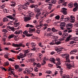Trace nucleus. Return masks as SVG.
<instances>
[{
    "label": "nucleus",
    "instance_id": "17",
    "mask_svg": "<svg viewBox=\"0 0 78 78\" xmlns=\"http://www.w3.org/2000/svg\"><path fill=\"white\" fill-rule=\"evenodd\" d=\"M26 27L28 28V27H31V28H34V26L32 25H30L29 24H27L26 25Z\"/></svg>",
    "mask_w": 78,
    "mask_h": 78
},
{
    "label": "nucleus",
    "instance_id": "42",
    "mask_svg": "<svg viewBox=\"0 0 78 78\" xmlns=\"http://www.w3.org/2000/svg\"><path fill=\"white\" fill-rule=\"evenodd\" d=\"M56 2V0H52V1H51V3H53L54 4H55V3Z\"/></svg>",
    "mask_w": 78,
    "mask_h": 78
},
{
    "label": "nucleus",
    "instance_id": "38",
    "mask_svg": "<svg viewBox=\"0 0 78 78\" xmlns=\"http://www.w3.org/2000/svg\"><path fill=\"white\" fill-rule=\"evenodd\" d=\"M53 37L55 40H57V39H58V37L57 36H55V35L53 36Z\"/></svg>",
    "mask_w": 78,
    "mask_h": 78
},
{
    "label": "nucleus",
    "instance_id": "14",
    "mask_svg": "<svg viewBox=\"0 0 78 78\" xmlns=\"http://www.w3.org/2000/svg\"><path fill=\"white\" fill-rule=\"evenodd\" d=\"M34 31H35V28H34L32 29L31 27L29 28V32L30 33H32V32Z\"/></svg>",
    "mask_w": 78,
    "mask_h": 78
},
{
    "label": "nucleus",
    "instance_id": "33",
    "mask_svg": "<svg viewBox=\"0 0 78 78\" xmlns=\"http://www.w3.org/2000/svg\"><path fill=\"white\" fill-rule=\"evenodd\" d=\"M30 51V49H27V50H25L24 51V52L26 53H28Z\"/></svg>",
    "mask_w": 78,
    "mask_h": 78
},
{
    "label": "nucleus",
    "instance_id": "5",
    "mask_svg": "<svg viewBox=\"0 0 78 78\" xmlns=\"http://www.w3.org/2000/svg\"><path fill=\"white\" fill-rule=\"evenodd\" d=\"M70 21L71 23H74L75 21V16L73 15H71L70 16Z\"/></svg>",
    "mask_w": 78,
    "mask_h": 78
},
{
    "label": "nucleus",
    "instance_id": "60",
    "mask_svg": "<svg viewBox=\"0 0 78 78\" xmlns=\"http://www.w3.org/2000/svg\"><path fill=\"white\" fill-rule=\"evenodd\" d=\"M50 36H52L53 37L54 36V34L53 33H50Z\"/></svg>",
    "mask_w": 78,
    "mask_h": 78
},
{
    "label": "nucleus",
    "instance_id": "29",
    "mask_svg": "<svg viewBox=\"0 0 78 78\" xmlns=\"http://www.w3.org/2000/svg\"><path fill=\"white\" fill-rule=\"evenodd\" d=\"M68 6L69 8H72V7L73 6V4L72 3H69L68 5Z\"/></svg>",
    "mask_w": 78,
    "mask_h": 78
},
{
    "label": "nucleus",
    "instance_id": "63",
    "mask_svg": "<svg viewBox=\"0 0 78 78\" xmlns=\"http://www.w3.org/2000/svg\"><path fill=\"white\" fill-rule=\"evenodd\" d=\"M48 67H52V66H53V65L52 64L49 63L48 64Z\"/></svg>",
    "mask_w": 78,
    "mask_h": 78
},
{
    "label": "nucleus",
    "instance_id": "22",
    "mask_svg": "<svg viewBox=\"0 0 78 78\" xmlns=\"http://www.w3.org/2000/svg\"><path fill=\"white\" fill-rule=\"evenodd\" d=\"M70 19V17H67L64 19L65 22H69V20Z\"/></svg>",
    "mask_w": 78,
    "mask_h": 78
},
{
    "label": "nucleus",
    "instance_id": "11",
    "mask_svg": "<svg viewBox=\"0 0 78 78\" xmlns=\"http://www.w3.org/2000/svg\"><path fill=\"white\" fill-rule=\"evenodd\" d=\"M7 28L8 30H11V31H13V32H14V31H15L14 27H11L9 26L7 27Z\"/></svg>",
    "mask_w": 78,
    "mask_h": 78
},
{
    "label": "nucleus",
    "instance_id": "39",
    "mask_svg": "<svg viewBox=\"0 0 78 78\" xmlns=\"http://www.w3.org/2000/svg\"><path fill=\"white\" fill-rule=\"evenodd\" d=\"M45 63H46V62L45 61L43 60L41 63L42 66H44V64H45Z\"/></svg>",
    "mask_w": 78,
    "mask_h": 78
},
{
    "label": "nucleus",
    "instance_id": "51",
    "mask_svg": "<svg viewBox=\"0 0 78 78\" xmlns=\"http://www.w3.org/2000/svg\"><path fill=\"white\" fill-rule=\"evenodd\" d=\"M30 60L31 62H34V59L33 58H30Z\"/></svg>",
    "mask_w": 78,
    "mask_h": 78
},
{
    "label": "nucleus",
    "instance_id": "48",
    "mask_svg": "<svg viewBox=\"0 0 78 78\" xmlns=\"http://www.w3.org/2000/svg\"><path fill=\"white\" fill-rule=\"evenodd\" d=\"M36 66L37 67H38V68H39L41 66V64L39 63H38V64H37Z\"/></svg>",
    "mask_w": 78,
    "mask_h": 78
},
{
    "label": "nucleus",
    "instance_id": "21",
    "mask_svg": "<svg viewBox=\"0 0 78 78\" xmlns=\"http://www.w3.org/2000/svg\"><path fill=\"white\" fill-rule=\"evenodd\" d=\"M61 43V42L60 41V40L58 39L57 41H56L55 42V44H56V45H59V44H60Z\"/></svg>",
    "mask_w": 78,
    "mask_h": 78
},
{
    "label": "nucleus",
    "instance_id": "52",
    "mask_svg": "<svg viewBox=\"0 0 78 78\" xmlns=\"http://www.w3.org/2000/svg\"><path fill=\"white\" fill-rule=\"evenodd\" d=\"M26 2H31V3H33V1L32 0H25Z\"/></svg>",
    "mask_w": 78,
    "mask_h": 78
},
{
    "label": "nucleus",
    "instance_id": "3",
    "mask_svg": "<svg viewBox=\"0 0 78 78\" xmlns=\"http://www.w3.org/2000/svg\"><path fill=\"white\" fill-rule=\"evenodd\" d=\"M67 9L65 8H63L61 9L60 11L62 12L63 14H64V15H67Z\"/></svg>",
    "mask_w": 78,
    "mask_h": 78
},
{
    "label": "nucleus",
    "instance_id": "20",
    "mask_svg": "<svg viewBox=\"0 0 78 78\" xmlns=\"http://www.w3.org/2000/svg\"><path fill=\"white\" fill-rule=\"evenodd\" d=\"M9 54L8 53H7L6 54H5L4 55V58H6V59H8V58H9Z\"/></svg>",
    "mask_w": 78,
    "mask_h": 78
},
{
    "label": "nucleus",
    "instance_id": "23",
    "mask_svg": "<svg viewBox=\"0 0 78 78\" xmlns=\"http://www.w3.org/2000/svg\"><path fill=\"white\" fill-rule=\"evenodd\" d=\"M12 45L13 46V47H20V44H16L13 43Z\"/></svg>",
    "mask_w": 78,
    "mask_h": 78
},
{
    "label": "nucleus",
    "instance_id": "10",
    "mask_svg": "<svg viewBox=\"0 0 78 78\" xmlns=\"http://www.w3.org/2000/svg\"><path fill=\"white\" fill-rule=\"evenodd\" d=\"M30 5V3L28 2H26L24 3V4L22 5H19L18 6H20L21 8H23V6H28V5Z\"/></svg>",
    "mask_w": 78,
    "mask_h": 78
},
{
    "label": "nucleus",
    "instance_id": "34",
    "mask_svg": "<svg viewBox=\"0 0 78 78\" xmlns=\"http://www.w3.org/2000/svg\"><path fill=\"white\" fill-rule=\"evenodd\" d=\"M39 70V69L37 67H35L34 68V71L35 72H38V71Z\"/></svg>",
    "mask_w": 78,
    "mask_h": 78
},
{
    "label": "nucleus",
    "instance_id": "28",
    "mask_svg": "<svg viewBox=\"0 0 78 78\" xmlns=\"http://www.w3.org/2000/svg\"><path fill=\"white\" fill-rule=\"evenodd\" d=\"M61 61L58 62L56 64V66H59L61 65Z\"/></svg>",
    "mask_w": 78,
    "mask_h": 78
},
{
    "label": "nucleus",
    "instance_id": "62",
    "mask_svg": "<svg viewBox=\"0 0 78 78\" xmlns=\"http://www.w3.org/2000/svg\"><path fill=\"white\" fill-rule=\"evenodd\" d=\"M55 19H57L58 20L59 19V16H56L55 17Z\"/></svg>",
    "mask_w": 78,
    "mask_h": 78
},
{
    "label": "nucleus",
    "instance_id": "53",
    "mask_svg": "<svg viewBox=\"0 0 78 78\" xmlns=\"http://www.w3.org/2000/svg\"><path fill=\"white\" fill-rule=\"evenodd\" d=\"M74 27H78V23H76L74 25Z\"/></svg>",
    "mask_w": 78,
    "mask_h": 78
},
{
    "label": "nucleus",
    "instance_id": "25",
    "mask_svg": "<svg viewBox=\"0 0 78 78\" xmlns=\"http://www.w3.org/2000/svg\"><path fill=\"white\" fill-rule=\"evenodd\" d=\"M3 22H8L9 20H8V18L5 17L3 19Z\"/></svg>",
    "mask_w": 78,
    "mask_h": 78
},
{
    "label": "nucleus",
    "instance_id": "61",
    "mask_svg": "<svg viewBox=\"0 0 78 78\" xmlns=\"http://www.w3.org/2000/svg\"><path fill=\"white\" fill-rule=\"evenodd\" d=\"M74 41H78V38L77 37H74Z\"/></svg>",
    "mask_w": 78,
    "mask_h": 78
},
{
    "label": "nucleus",
    "instance_id": "47",
    "mask_svg": "<svg viewBox=\"0 0 78 78\" xmlns=\"http://www.w3.org/2000/svg\"><path fill=\"white\" fill-rule=\"evenodd\" d=\"M30 44L31 45H32V47H34L36 45V44L33 42L31 43Z\"/></svg>",
    "mask_w": 78,
    "mask_h": 78
},
{
    "label": "nucleus",
    "instance_id": "24",
    "mask_svg": "<svg viewBox=\"0 0 78 78\" xmlns=\"http://www.w3.org/2000/svg\"><path fill=\"white\" fill-rule=\"evenodd\" d=\"M52 31L53 32H57V31H59V30H58L55 29V28L54 27L52 28Z\"/></svg>",
    "mask_w": 78,
    "mask_h": 78
},
{
    "label": "nucleus",
    "instance_id": "7",
    "mask_svg": "<svg viewBox=\"0 0 78 78\" xmlns=\"http://www.w3.org/2000/svg\"><path fill=\"white\" fill-rule=\"evenodd\" d=\"M63 48H56L55 50L56 51H57L58 53H61V51H62V50H63Z\"/></svg>",
    "mask_w": 78,
    "mask_h": 78
},
{
    "label": "nucleus",
    "instance_id": "13",
    "mask_svg": "<svg viewBox=\"0 0 78 78\" xmlns=\"http://www.w3.org/2000/svg\"><path fill=\"white\" fill-rule=\"evenodd\" d=\"M28 12L29 14V17H32L34 16V14L33 12H31L30 11H29Z\"/></svg>",
    "mask_w": 78,
    "mask_h": 78
},
{
    "label": "nucleus",
    "instance_id": "15",
    "mask_svg": "<svg viewBox=\"0 0 78 78\" xmlns=\"http://www.w3.org/2000/svg\"><path fill=\"white\" fill-rule=\"evenodd\" d=\"M78 52V51L76 49H74L72 50L70 53V55H72L73 54H74L73 53H76Z\"/></svg>",
    "mask_w": 78,
    "mask_h": 78
},
{
    "label": "nucleus",
    "instance_id": "19",
    "mask_svg": "<svg viewBox=\"0 0 78 78\" xmlns=\"http://www.w3.org/2000/svg\"><path fill=\"white\" fill-rule=\"evenodd\" d=\"M68 36V34L65 33H64L62 35V37H63L64 38L67 37Z\"/></svg>",
    "mask_w": 78,
    "mask_h": 78
},
{
    "label": "nucleus",
    "instance_id": "36",
    "mask_svg": "<svg viewBox=\"0 0 78 78\" xmlns=\"http://www.w3.org/2000/svg\"><path fill=\"white\" fill-rule=\"evenodd\" d=\"M58 40H59L61 42V41H62L64 40V38L62 37L60 38Z\"/></svg>",
    "mask_w": 78,
    "mask_h": 78
},
{
    "label": "nucleus",
    "instance_id": "1",
    "mask_svg": "<svg viewBox=\"0 0 78 78\" xmlns=\"http://www.w3.org/2000/svg\"><path fill=\"white\" fill-rule=\"evenodd\" d=\"M62 57L64 58H66V61L65 62V64L66 66H67L68 69L69 70V69H71V67H74V64L73 62H72V64H69L68 63V62H70V60L69 59V54L67 53L63 54L62 55Z\"/></svg>",
    "mask_w": 78,
    "mask_h": 78
},
{
    "label": "nucleus",
    "instance_id": "35",
    "mask_svg": "<svg viewBox=\"0 0 78 78\" xmlns=\"http://www.w3.org/2000/svg\"><path fill=\"white\" fill-rule=\"evenodd\" d=\"M65 2L64 0H60L58 2V3H64Z\"/></svg>",
    "mask_w": 78,
    "mask_h": 78
},
{
    "label": "nucleus",
    "instance_id": "12",
    "mask_svg": "<svg viewBox=\"0 0 78 78\" xmlns=\"http://www.w3.org/2000/svg\"><path fill=\"white\" fill-rule=\"evenodd\" d=\"M73 26V24L70 23L67 24L66 26V28L67 30H70V28H69V27H72Z\"/></svg>",
    "mask_w": 78,
    "mask_h": 78
},
{
    "label": "nucleus",
    "instance_id": "4",
    "mask_svg": "<svg viewBox=\"0 0 78 78\" xmlns=\"http://www.w3.org/2000/svg\"><path fill=\"white\" fill-rule=\"evenodd\" d=\"M16 14L13 13L12 16L9 15L7 16H6V17H7V18H9V19H10L12 20V19L13 20H15V18H14V17H15V16H16Z\"/></svg>",
    "mask_w": 78,
    "mask_h": 78
},
{
    "label": "nucleus",
    "instance_id": "6",
    "mask_svg": "<svg viewBox=\"0 0 78 78\" xmlns=\"http://www.w3.org/2000/svg\"><path fill=\"white\" fill-rule=\"evenodd\" d=\"M60 26L61 30H64V28L66 26V23L64 22H61Z\"/></svg>",
    "mask_w": 78,
    "mask_h": 78
},
{
    "label": "nucleus",
    "instance_id": "43",
    "mask_svg": "<svg viewBox=\"0 0 78 78\" xmlns=\"http://www.w3.org/2000/svg\"><path fill=\"white\" fill-rule=\"evenodd\" d=\"M45 73H48L50 74V73H51V71L50 70L47 71Z\"/></svg>",
    "mask_w": 78,
    "mask_h": 78
},
{
    "label": "nucleus",
    "instance_id": "59",
    "mask_svg": "<svg viewBox=\"0 0 78 78\" xmlns=\"http://www.w3.org/2000/svg\"><path fill=\"white\" fill-rule=\"evenodd\" d=\"M28 33V31L27 30H25L23 32V34H27Z\"/></svg>",
    "mask_w": 78,
    "mask_h": 78
},
{
    "label": "nucleus",
    "instance_id": "44",
    "mask_svg": "<svg viewBox=\"0 0 78 78\" xmlns=\"http://www.w3.org/2000/svg\"><path fill=\"white\" fill-rule=\"evenodd\" d=\"M35 27L37 28V29H39L41 28V26H39V25H37Z\"/></svg>",
    "mask_w": 78,
    "mask_h": 78
},
{
    "label": "nucleus",
    "instance_id": "64",
    "mask_svg": "<svg viewBox=\"0 0 78 78\" xmlns=\"http://www.w3.org/2000/svg\"><path fill=\"white\" fill-rule=\"evenodd\" d=\"M62 76V78H66V74H64Z\"/></svg>",
    "mask_w": 78,
    "mask_h": 78
},
{
    "label": "nucleus",
    "instance_id": "18",
    "mask_svg": "<svg viewBox=\"0 0 78 78\" xmlns=\"http://www.w3.org/2000/svg\"><path fill=\"white\" fill-rule=\"evenodd\" d=\"M23 31L22 30H20L18 32L16 31L15 33V34H18L19 35L20 33H22Z\"/></svg>",
    "mask_w": 78,
    "mask_h": 78
},
{
    "label": "nucleus",
    "instance_id": "2",
    "mask_svg": "<svg viewBox=\"0 0 78 78\" xmlns=\"http://www.w3.org/2000/svg\"><path fill=\"white\" fill-rule=\"evenodd\" d=\"M37 5H35V6H34V11L35 12H37V13L36 16V18L37 19H38L37 17H39L41 15V12L39 11V9L37 8Z\"/></svg>",
    "mask_w": 78,
    "mask_h": 78
},
{
    "label": "nucleus",
    "instance_id": "31",
    "mask_svg": "<svg viewBox=\"0 0 78 78\" xmlns=\"http://www.w3.org/2000/svg\"><path fill=\"white\" fill-rule=\"evenodd\" d=\"M44 36H46L47 37H49V36H50V33H45L44 34Z\"/></svg>",
    "mask_w": 78,
    "mask_h": 78
},
{
    "label": "nucleus",
    "instance_id": "54",
    "mask_svg": "<svg viewBox=\"0 0 78 78\" xmlns=\"http://www.w3.org/2000/svg\"><path fill=\"white\" fill-rule=\"evenodd\" d=\"M32 55V54L30 53L28 55V58H31L32 57V56H31Z\"/></svg>",
    "mask_w": 78,
    "mask_h": 78
},
{
    "label": "nucleus",
    "instance_id": "32",
    "mask_svg": "<svg viewBox=\"0 0 78 78\" xmlns=\"http://www.w3.org/2000/svg\"><path fill=\"white\" fill-rule=\"evenodd\" d=\"M20 47H25V45L24 44H23L22 43H20Z\"/></svg>",
    "mask_w": 78,
    "mask_h": 78
},
{
    "label": "nucleus",
    "instance_id": "55",
    "mask_svg": "<svg viewBox=\"0 0 78 78\" xmlns=\"http://www.w3.org/2000/svg\"><path fill=\"white\" fill-rule=\"evenodd\" d=\"M58 34L60 36L62 35V32L61 31H59L58 32Z\"/></svg>",
    "mask_w": 78,
    "mask_h": 78
},
{
    "label": "nucleus",
    "instance_id": "45",
    "mask_svg": "<svg viewBox=\"0 0 78 78\" xmlns=\"http://www.w3.org/2000/svg\"><path fill=\"white\" fill-rule=\"evenodd\" d=\"M21 8H23V9H28V6H24Z\"/></svg>",
    "mask_w": 78,
    "mask_h": 78
},
{
    "label": "nucleus",
    "instance_id": "26",
    "mask_svg": "<svg viewBox=\"0 0 78 78\" xmlns=\"http://www.w3.org/2000/svg\"><path fill=\"white\" fill-rule=\"evenodd\" d=\"M70 37H71V35H69V36L66 39L65 41H70Z\"/></svg>",
    "mask_w": 78,
    "mask_h": 78
},
{
    "label": "nucleus",
    "instance_id": "30",
    "mask_svg": "<svg viewBox=\"0 0 78 78\" xmlns=\"http://www.w3.org/2000/svg\"><path fill=\"white\" fill-rule=\"evenodd\" d=\"M11 3V6H16V3L15 2H12Z\"/></svg>",
    "mask_w": 78,
    "mask_h": 78
},
{
    "label": "nucleus",
    "instance_id": "40",
    "mask_svg": "<svg viewBox=\"0 0 78 78\" xmlns=\"http://www.w3.org/2000/svg\"><path fill=\"white\" fill-rule=\"evenodd\" d=\"M74 6L75 8H78V3H76L74 4Z\"/></svg>",
    "mask_w": 78,
    "mask_h": 78
},
{
    "label": "nucleus",
    "instance_id": "27",
    "mask_svg": "<svg viewBox=\"0 0 78 78\" xmlns=\"http://www.w3.org/2000/svg\"><path fill=\"white\" fill-rule=\"evenodd\" d=\"M14 37V35L11 34L8 36V38H9V39H11V38H12V37Z\"/></svg>",
    "mask_w": 78,
    "mask_h": 78
},
{
    "label": "nucleus",
    "instance_id": "58",
    "mask_svg": "<svg viewBox=\"0 0 78 78\" xmlns=\"http://www.w3.org/2000/svg\"><path fill=\"white\" fill-rule=\"evenodd\" d=\"M1 68L3 70H5V71H6V70H7L6 69H5V68H3V67H1Z\"/></svg>",
    "mask_w": 78,
    "mask_h": 78
},
{
    "label": "nucleus",
    "instance_id": "8",
    "mask_svg": "<svg viewBox=\"0 0 78 78\" xmlns=\"http://www.w3.org/2000/svg\"><path fill=\"white\" fill-rule=\"evenodd\" d=\"M23 57H25V56H24L22 53H21L19 54V55L18 56L17 58L18 59H19V60H20V58H23Z\"/></svg>",
    "mask_w": 78,
    "mask_h": 78
},
{
    "label": "nucleus",
    "instance_id": "16",
    "mask_svg": "<svg viewBox=\"0 0 78 78\" xmlns=\"http://www.w3.org/2000/svg\"><path fill=\"white\" fill-rule=\"evenodd\" d=\"M50 61L51 62H52L54 64H56V62H55V59L54 58H51L50 59Z\"/></svg>",
    "mask_w": 78,
    "mask_h": 78
},
{
    "label": "nucleus",
    "instance_id": "49",
    "mask_svg": "<svg viewBox=\"0 0 78 78\" xmlns=\"http://www.w3.org/2000/svg\"><path fill=\"white\" fill-rule=\"evenodd\" d=\"M78 9V7H75L73 9V11H74L75 12L76 11H77V9Z\"/></svg>",
    "mask_w": 78,
    "mask_h": 78
},
{
    "label": "nucleus",
    "instance_id": "9",
    "mask_svg": "<svg viewBox=\"0 0 78 78\" xmlns=\"http://www.w3.org/2000/svg\"><path fill=\"white\" fill-rule=\"evenodd\" d=\"M23 19H24V20L25 22H28V21H29V20H30L31 19V18L29 17H23Z\"/></svg>",
    "mask_w": 78,
    "mask_h": 78
},
{
    "label": "nucleus",
    "instance_id": "57",
    "mask_svg": "<svg viewBox=\"0 0 78 78\" xmlns=\"http://www.w3.org/2000/svg\"><path fill=\"white\" fill-rule=\"evenodd\" d=\"M39 58H41L42 57V54H39Z\"/></svg>",
    "mask_w": 78,
    "mask_h": 78
},
{
    "label": "nucleus",
    "instance_id": "41",
    "mask_svg": "<svg viewBox=\"0 0 78 78\" xmlns=\"http://www.w3.org/2000/svg\"><path fill=\"white\" fill-rule=\"evenodd\" d=\"M33 34H27L26 36L27 37H30V36H33Z\"/></svg>",
    "mask_w": 78,
    "mask_h": 78
},
{
    "label": "nucleus",
    "instance_id": "37",
    "mask_svg": "<svg viewBox=\"0 0 78 78\" xmlns=\"http://www.w3.org/2000/svg\"><path fill=\"white\" fill-rule=\"evenodd\" d=\"M2 32H3V33H7L8 32V30H7L6 29H3L2 30Z\"/></svg>",
    "mask_w": 78,
    "mask_h": 78
},
{
    "label": "nucleus",
    "instance_id": "50",
    "mask_svg": "<svg viewBox=\"0 0 78 78\" xmlns=\"http://www.w3.org/2000/svg\"><path fill=\"white\" fill-rule=\"evenodd\" d=\"M19 65H16L15 66V69H17L19 68Z\"/></svg>",
    "mask_w": 78,
    "mask_h": 78
},
{
    "label": "nucleus",
    "instance_id": "46",
    "mask_svg": "<svg viewBox=\"0 0 78 78\" xmlns=\"http://www.w3.org/2000/svg\"><path fill=\"white\" fill-rule=\"evenodd\" d=\"M47 16V13H46L43 16L41 17L42 19H43V18H44V17H46V16Z\"/></svg>",
    "mask_w": 78,
    "mask_h": 78
},
{
    "label": "nucleus",
    "instance_id": "56",
    "mask_svg": "<svg viewBox=\"0 0 78 78\" xmlns=\"http://www.w3.org/2000/svg\"><path fill=\"white\" fill-rule=\"evenodd\" d=\"M61 59L59 58H56V60L57 61L59 62V61H60Z\"/></svg>",
    "mask_w": 78,
    "mask_h": 78
}]
</instances>
